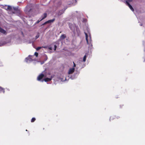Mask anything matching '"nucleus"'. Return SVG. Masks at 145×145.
Here are the masks:
<instances>
[{"instance_id": "nucleus-1", "label": "nucleus", "mask_w": 145, "mask_h": 145, "mask_svg": "<svg viewBox=\"0 0 145 145\" xmlns=\"http://www.w3.org/2000/svg\"><path fill=\"white\" fill-rule=\"evenodd\" d=\"M44 76V75L43 74H40L37 78V80L38 81H40L42 79Z\"/></svg>"}, {"instance_id": "nucleus-2", "label": "nucleus", "mask_w": 145, "mask_h": 145, "mask_svg": "<svg viewBox=\"0 0 145 145\" xmlns=\"http://www.w3.org/2000/svg\"><path fill=\"white\" fill-rule=\"evenodd\" d=\"M75 71V68H70L68 72V74H71L74 72Z\"/></svg>"}, {"instance_id": "nucleus-3", "label": "nucleus", "mask_w": 145, "mask_h": 145, "mask_svg": "<svg viewBox=\"0 0 145 145\" xmlns=\"http://www.w3.org/2000/svg\"><path fill=\"white\" fill-rule=\"evenodd\" d=\"M126 4L128 6L131 10H132L133 11H134V9L133 8L132 6L130 5L129 2H127V1H126Z\"/></svg>"}, {"instance_id": "nucleus-4", "label": "nucleus", "mask_w": 145, "mask_h": 145, "mask_svg": "<svg viewBox=\"0 0 145 145\" xmlns=\"http://www.w3.org/2000/svg\"><path fill=\"white\" fill-rule=\"evenodd\" d=\"M47 13H45L43 14L41 16L42 18L41 19V20H42L45 18L47 16Z\"/></svg>"}, {"instance_id": "nucleus-5", "label": "nucleus", "mask_w": 145, "mask_h": 145, "mask_svg": "<svg viewBox=\"0 0 145 145\" xmlns=\"http://www.w3.org/2000/svg\"><path fill=\"white\" fill-rule=\"evenodd\" d=\"M65 10V9L64 10H60L58 12L57 15L58 16L61 15L62 14H63V13H64V11Z\"/></svg>"}, {"instance_id": "nucleus-6", "label": "nucleus", "mask_w": 145, "mask_h": 145, "mask_svg": "<svg viewBox=\"0 0 145 145\" xmlns=\"http://www.w3.org/2000/svg\"><path fill=\"white\" fill-rule=\"evenodd\" d=\"M0 32L4 34H6V32L3 29L0 27Z\"/></svg>"}, {"instance_id": "nucleus-7", "label": "nucleus", "mask_w": 145, "mask_h": 145, "mask_svg": "<svg viewBox=\"0 0 145 145\" xmlns=\"http://www.w3.org/2000/svg\"><path fill=\"white\" fill-rule=\"evenodd\" d=\"M52 77H51L50 78H44V80L46 82L50 81H51L52 80Z\"/></svg>"}, {"instance_id": "nucleus-8", "label": "nucleus", "mask_w": 145, "mask_h": 145, "mask_svg": "<svg viewBox=\"0 0 145 145\" xmlns=\"http://www.w3.org/2000/svg\"><path fill=\"white\" fill-rule=\"evenodd\" d=\"M66 38V36L65 34L62 35L60 37V39L61 40H63Z\"/></svg>"}, {"instance_id": "nucleus-9", "label": "nucleus", "mask_w": 145, "mask_h": 145, "mask_svg": "<svg viewBox=\"0 0 145 145\" xmlns=\"http://www.w3.org/2000/svg\"><path fill=\"white\" fill-rule=\"evenodd\" d=\"M55 19L54 18L52 20H50L47 21V22L48 23H51L53 22L55 20Z\"/></svg>"}, {"instance_id": "nucleus-10", "label": "nucleus", "mask_w": 145, "mask_h": 145, "mask_svg": "<svg viewBox=\"0 0 145 145\" xmlns=\"http://www.w3.org/2000/svg\"><path fill=\"white\" fill-rule=\"evenodd\" d=\"M32 57H33L32 56H29V57L26 58L25 60H26V61L27 62V59H30V60H30V61H31V60H33V59H32Z\"/></svg>"}, {"instance_id": "nucleus-11", "label": "nucleus", "mask_w": 145, "mask_h": 145, "mask_svg": "<svg viewBox=\"0 0 145 145\" xmlns=\"http://www.w3.org/2000/svg\"><path fill=\"white\" fill-rule=\"evenodd\" d=\"M86 39V40L87 43L88 44V35L87 33H85Z\"/></svg>"}, {"instance_id": "nucleus-12", "label": "nucleus", "mask_w": 145, "mask_h": 145, "mask_svg": "<svg viewBox=\"0 0 145 145\" xmlns=\"http://www.w3.org/2000/svg\"><path fill=\"white\" fill-rule=\"evenodd\" d=\"M2 91L3 93H4L5 92V89L0 86V93H1Z\"/></svg>"}, {"instance_id": "nucleus-13", "label": "nucleus", "mask_w": 145, "mask_h": 145, "mask_svg": "<svg viewBox=\"0 0 145 145\" xmlns=\"http://www.w3.org/2000/svg\"><path fill=\"white\" fill-rule=\"evenodd\" d=\"M86 55L84 56L83 57V61L84 62H85L86 61Z\"/></svg>"}, {"instance_id": "nucleus-14", "label": "nucleus", "mask_w": 145, "mask_h": 145, "mask_svg": "<svg viewBox=\"0 0 145 145\" xmlns=\"http://www.w3.org/2000/svg\"><path fill=\"white\" fill-rule=\"evenodd\" d=\"M36 120V119L35 118H33L31 120V122H34Z\"/></svg>"}, {"instance_id": "nucleus-15", "label": "nucleus", "mask_w": 145, "mask_h": 145, "mask_svg": "<svg viewBox=\"0 0 145 145\" xmlns=\"http://www.w3.org/2000/svg\"><path fill=\"white\" fill-rule=\"evenodd\" d=\"M12 9V7L10 6H8L7 8V9L11 10Z\"/></svg>"}, {"instance_id": "nucleus-16", "label": "nucleus", "mask_w": 145, "mask_h": 145, "mask_svg": "<svg viewBox=\"0 0 145 145\" xmlns=\"http://www.w3.org/2000/svg\"><path fill=\"white\" fill-rule=\"evenodd\" d=\"M39 36V33H38L37 35L35 37V39H36L38 38Z\"/></svg>"}, {"instance_id": "nucleus-17", "label": "nucleus", "mask_w": 145, "mask_h": 145, "mask_svg": "<svg viewBox=\"0 0 145 145\" xmlns=\"http://www.w3.org/2000/svg\"><path fill=\"white\" fill-rule=\"evenodd\" d=\"M41 48H42V47H38L36 49L37 50H39L40 49H41Z\"/></svg>"}, {"instance_id": "nucleus-18", "label": "nucleus", "mask_w": 145, "mask_h": 145, "mask_svg": "<svg viewBox=\"0 0 145 145\" xmlns=\"http://www.w3.org/2000/svg\"><path fill=\"white\" fill-rule=\"evenodd\" d=\"M34 55L36 56V57H37L38 55V53L37 52H35V53Z\"/></svg>"}, {"instance_id": "nucleus-19", "label": "nucleus", "mask_w": 145, "mask_h": 145, "mask_svg": "<svg viewBox=\"0 0 145 145\" xmlns=\"http://www.w3.org/2000/svg\"><path fill=\"white\" fill-rule=\"evenodd\" d=\"M47 24H48V23L47 22V21H46V22L44 23L42 25H44Z\"/></svg>"}, {"instance_id": "nucleus-20", "label": "nucleus", "mask_w": 145, "mask_h": 145, "mask_svg": "<svg viewBox=\"0 0 145 145\" xmlns=\"http://www.w3.org/2000/svg\"><path fill=\"white\" fill-rule=\"evenodd\" d=\"M42 20H41V19L40 20H38L37 21V22H36V24H38V23H39L40 21H42Z\"/></svg>"}, {"instance_id": "nucleus-21", "label": "nucleus", "mask_w": 145, "mask_h": 145, "mask_svg": "<svg viewBox=\"0 0 145 145\" xmlns=\"http://www.w3.org/2000/svg\"><path fill=\"white\" fill-rule=\"evenodd\" d=\"M54 50L55 51L56 49V48H57V46L56 45H55L54 46Z\"/></svg>"}, {"instance_id": "nucleus-22", "label": "nucleus", "mask_w": 145, "mask_h": 145, "mask_svg": "<svg viewBox=\"0 0 145 145\" xmlns=\"http://www.w3.org/2000/svg\"><path fill=\"white\" fill-rule=\"evenodd\" d=\"M73 68H74V67H76V64H75L73 62Z\"/></svg>"}, {"instance_id": "nucleus-23", "label": "nucleus", "mask_w": 145, "mask_h": 145, "mask_svg": "<svg viewBox=\"0 0 145 145\" xmlns=\"http://www.w3.org/2000/svg\"><path fill=\"white\" fill-rule=\"evenodd\" d=\"M48 49L50 50H52V48L51 47H49L48 48Z\"/></svg>"}, {"instance_id": "nucleus-24", "label": "nucleus", "mask_w": 145, "mask_h": 145, "mask_svg": "<svg viewBox=\"0 0 145 145\" xmlns=\"http://www.w3.org/2000/svg\"><path fill=\"white\" fill-rule=\"evenodd\" d=\"M113 117H111L110 118V121H111V120H112L113 119Z\"/></svg>"}, {"instance_id": "nucleus-25", "label": "nucleus", "mask_w": 145, "mask_h": 145, "mask_svg": "<svg viewBox=\"0 0 145 145\" xmlns=\"http://www.w3.org/2000/svg\"><path fill=\"white\" fill-rule=\"evenodd\" d=\"M17 9H17V8H14V9L15 10H17Z\"/></svg>"}, {"instance_id": "nucleus-26", "label": "nucleus", "mask_w": 145, "mask_h": 145, "mask_svg": "<svg viewBox=\"0 0 145 145\" xmlns=\"http://www.w3.org/2000/svg\"><path fill=\"white\" fill-rule=\"evenodd\" d=\"M47 46H44V47H43L44 48H47Z\"/></svg>"}]
</instances>
